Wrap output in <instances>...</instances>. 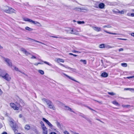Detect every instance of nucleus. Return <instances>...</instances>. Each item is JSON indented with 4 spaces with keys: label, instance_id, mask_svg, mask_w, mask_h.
<instances>
[{
    "label": "nucleus",
    "instance_id": "nucleus-1",
    "mask_svg": "<svg viewBox=\"0 0 134 134\" xmlns=\"http://www.w3.org/2000/svg\"><path fill=\"white\" fill-rule=\"evenodd\" d=\"M0 76L2 77L5 80L9 81L10 80L11 78L9 74L6 73L5 71L0 69Z\"/></svg>",
    "mask_w": 134,
    "mask_h": 134
},
{
    "label": "nucleus",
    "instance_id": "nucleus-2",
    "mask_svg": "<svg viewBox=\"0 0 134 134\" xmlns=\"http://www.w3.org/2000/svg\"><path fill=\"white\" fill-rule=\"evenodd\" d=\"M4 11L6 13L10 14L13 13H15L16 10L12 8L6 6Z\"/></svg>",
    "mask_w": 134,
    "mask_h": 134
},
{
    "label": "nucleus",
    "instance_id": "nucleus-3",
    "mask_svg": "<svg viewBox=\"0 0 134 134\" xmlns=\"http://www.w3.org/2000/svg\"><path fill=\"white\" fill-rule=\"evenodd\" d=\"M10 125L14 130L15 133H17L18 131L17 130L16 125L15 124H14L13 121H10Z\"/></svg>",
    "mask_w": 134,
    "mask_h": 134
},
{
    "label": "nucleus",
    "instance_id": "nucleus-4",
    "mask_svg": "<svg viewBox=\"0 0 134 134\" xmlns=\"http://www.w3.org/2000/svg\"><path fill=\"white\" fill-rule=\"evenodd\" d=\"M4 59L5 61L7 63L8 65L12 68V64L11 61L9 59L5 58H4Z\"/></svg>",
    "mask_w": 134,
    "mask_h": 134
},
{
    "label": "nucleus",
    "instance_id": "nucleus-5",
    "mask_svg": "<svg viewBox=\"0 0 134 134\" xmlns=\"http://www.w3.org/2000/svg\"><path fill=\"white\" fill-rule=\"evenodd\" d=\"M23 20L25 21H28V22H31L32 23L34 24L35 25H36V23L37 22L36 21H34L30 19L27 18H23Z\"/></svg>",
    "mask_w": 134,
    "mask_h": 134
},
{
    "label": "nucleus",
    "instance_id": "nucleus-6",
    "mask_svg": "<svg viewBox=\"0 0 134 134\" xmlns=\"http://www.w3.org/2000/svg\"><path fill=\"white\" fill-rule=\"evenodd\" d=\"M42 100L43 102H45L47 103L48 106H49L51 104H52V101L48 99L44 98L42 99Z\"/></svg>",
    "mask_w": 134,
    "mask_h": 134
},
{
    "label": "nucleus",
    "instance_id": "nucleus-7",
    "mask_svg": "<svg viewBox=\"0 0 134 134\" xmlns=\"http://www.w3.org/2000/svg\"><path fill=\"white\" fill-rule=\"evenodd\" d=\"M20 51L25 54L26 55L29 54H31V53L27 51L25 49L23 48H21L20 49Z\"/></svg>",
    "mask_w": 134,
    "mask_h": 134
},
{
    "label": "nucleus",
    "instance_id": "nucleus-8",
    "mask_svg": "<svg viewBox=\"0 0 134 134\" xmlns=\"http://www.w3.org/2000/svg\"><path fill=\"white\" fill-rule=\"evenodd\" d=\"M11 107L15 110H18L19 108L16 106V105L14 103H11L10 104Z\"/></svg>",
    "mask_w": 134,
    "mask_h": 134
},
{
    "label": "nucleus",
    "instance_id": "nucleus-9",
    "mask_svg": "<svg viewBox=\"0 0 134 134\" xmlns=\"http://www.w3.org/2000/svg\"><path fill=\"white\" fill-rule=\"evenodd\" d=\"M42 128L43 130V134H47V129L46 127L45 126Z\"/></svg>",
    "mask_w": 134,
    "mask_h": 134
},
{
    "label": "nucleus",
    "instance_id": "nucleus-10",
    "mask_svg": "<svg viewBox=\"0 0 134 134\" xmlns=\"http://www.w3.org/2000/svg\"><path fill=\"white\" fill-rule=\"evenodd\" d=\"M27 40H30V41H31V42L35 41V42H38V43H41L42 44H43L46 45V44H44V43H43L41 42H39V41H37L35 40H34V39H31V38H28L27 39Z\"/></svg>",
    "mask_w": 134,
    "mask_h": 134
},
{
    "label": "nucleus",
    "instance_id": "nucleus-11",
    "mask_svg": "<svg viewBox=\"0 0 134 134\" xmlns=\"http://www.w3.org/2000/svg\"><path fill=\"white\" fill-rule=\"evenodd\" d=\"M92 28L94 30L97 32H99L101 31V28L100 27L93 26Z\"/></svg>",
    "mask_w": 134,
    "mask_h": 134
},
{
    "label": "nucleus",
    "instance_id": "nucleus-12",
    "mask_svg": "<svg viewBox=\"0 0 134 134\" xmlns=\"http://www.w3.org/2000/svg\"><path fill=\"white\" fill-rule=\"evenodd\" d=\"M51 37H52L56 38H63L64 39H67V40H70L71 39V38L70 37H64L63 38H62V37H58L57 36H51Z\"/></svg>",
    "mask_w": 134,
    "mask_h": 134
},
{
    "label": "nucleus",
    "instance_id": "nucleus-13",
    "mask_svg": "<svg viewBox=\"0 0 134 134\" xmlns=\"http://www.w3.org/2000/svg\"><path fill=\"white\" fill-rule=\"evenodd\" d=\"M105 5L103 3H102L99 4L98 7L100 9H102L104 8Z\"/></svg>",
    "mask_w": 134,
    "mask_h": 134
},
{
    "label": "nucleus",
    "instance_id": "nucleus-14",
    "mask_svg": "<svg viewBox=\"0 0 134 134\" xmlns=\"http://www.w3.org/2000/svg\"><path fill=\"white\" fill-rule=\"evenodd\" d=\"M74 10H77L78 11H81L82 10H85L86 11H88V9L87 8L86 9H81L80 8H79L78 7H76L74 9Z\"/></svg>",
    "mask_w": 134,
    "mask_h": 134
},
{
    "label": "nucleus",
    "instance_id": "nucleus-15",
    "mask_svg": "<svg viewBox=\"0 0 134 134\" xmlns=\"http://www.w3.org/2000/svg\"><path fill=\"white\" fill-rule=\"evenodd\" d=\"M48 107L54 110L55 109V107L53 104L52 103V104H51L49 106H48Z\"/></svg>",
    "mask_w": 134,
    "mask_h": 134
},
{
    "label": "nucleus",
    "instance_id": "nucleus-16",
    "mask_svg": "<svg viewBox=\"0 0 134 134\" xmlns=\"http://www.w3.org/2000/svg\"><path fill=\"white\" fill-rule=\"evenodd\" d=\"M64 75H65L67 77H68V78H69V79H70V80H72L74 81H75L76 82L79 83V82L75 80L74 79H73L72 77H70L69 76H68V75H66L65 74H64Z\"/></svg>",
    "mask_w": 134,
    "mask_h": 134
},
{
    "label": "nucleus",
    "instance_id": "nucleus-17",
    "mask_svg": "<svg viewBox=\"0 0 134 134\" xmlns=\"http://www.w3.org/2000/svg\"><path fill=\"white\" fill-rule=\"evenodd\" d=\"M55 123L59 128L61 129L62 128L61 124L58 121H56Z\"/></svg>",
    "mask_w": 134,
    "mask_h": 134
},
{
    "label": "nucleus",
    "instance_id": "nucleus-18",
    "mask_svg": "<svg viewBox=\"0 0 134 134\" xmlns=\"http://www.w3.org/2000/svg\"><path fill=\"white\" fill-rule=\"evenodd\" d=\"M70 33L71 34L75 35L77 34V32L75 30L71 29Z\"/></svg>",
    "mask_w": 134,
    "mask_h": 134
},
{
    "label": "nucleus",
    "instance_id": "nucleus-19",
    "mask_svg": "<svg viewBox=\"0 0 134 134\" xmlns=\"http://www.w3.org/2000/svg\"><path fill=\"white\" fill-rule=\"evenodd\" d=\"M19 104L21 106H23L24 105V103L23 101L21 99L19 98Z\"/></svg>",
    "mask_w": 134,
    "mask_h": 134
},
{
    "label": "nucleus",
    "instance_id": "nucleus-20",
    "mask_svg": "<svg viewBox=\"0 0 134 134\" xmlns=\"http://www.w3.org/2000/svg\"><path fill=\"white\" fill-rule=\"evenodd\" d=\"M38 60L41 61V62H43V63H44L45 64H47L49 65V66H52V64L49 63V62H47L44 61H42V60H41V59H38Z\"/></svg>",
    "mask_w": 134,
    "mask_h": 134
},
{
    "label": "nucleus",
    "instance_id": "nucleus-21",
    "mask_svg": "<svg viewBox=\"0 0 134 134\" xmlns=\"http://www.w3.org/2000/svg\"><path fill=\"white\" fill-rule=\"evenodd\" d=\"M108 75L106 72H104L101 75V76L103 77H108Z\"/></svg>",
    "mask_w": 134,
    "mask_h": 134
},
{
    "label": "nucleus",
    "instance_id": "nucleus-22",
    "mask_svg": "<svg viewBox=\"0 0 134 134\" xmlns=\"http://www.w3.org/2000/svg\"><path fill=\"white\" fill-rule=\"evenodd\" d=\"M65 68H68L73 72H76V69H73L68 66L65 67Z\"/></svg>",
    "mask_w": 134,
    "mask_h": 134
},
{
    "label": "nucleus",
    "instance_id": "nucleus-23",
    "mask_svg": "<svg viewBox=\"0 0 134 134\" xmlns=\"http://www.w3.org/2000/svg\"><path fill=\"white\" fill-rule=\"evenodd\" d=\"M57 62L58 63H59L60 62H64V60L62 59L58 58L57 59Z\"/></svg>",
    "mask_w": 134,
    "mask_h": 134
},
{
    "label": "nucleus",
    "instance_id": "nucleus-24",
    "mask_svg": "<svg viewBox=\"0 0 134 134\" xmlns=\"http://www.w3.org/2000/svg\"><path fill=\"white\" fill-rule=\"evenodd\" d=\"M104 31L106 33H108L110 34H113V35H118L119 34H117V33H113L109 32L105 30H104Z\"/></svg>",
    "mask_w": 134,
    "mask_h": 134
},
{
    "label": "nucleus",
    "instance_id": "nucleus-25",
    "mask_svg": "<svg viewBox=\"0 0 134 134\" xmlns=\"http://www.w3.org/2000/svg\"><path fill=\"white\" fill-rule=\"evenodd\" d=\"M25 129L28 130L30 129V127L29 125H26L25 126Z\"/></svg>",
    "mask_w": 134,
    "mask_h": 134
},
{
    "label": "nucleus",
    "instance_id": "nucleus-26",
    "mask_svg": "<svg viewBox=\"0 0 134 134\" xmlns=\"http://www.w3.org/2000/svg\"><path fill=\"white\" fill-rule=\"evenodd\" d=\"M25 29L26 30L29 31H32L33 30L32 29L30 28L28 26L26 27L25 28Z\"/></svg>",
    "mask_w": 134,
    "mask_h": 134
},
{
    "label": "nucleus",
    "instance_id": "nucleus-27",
    "mask_svg": "<svg viewBox=\"0 0 134 134\" xmlns=\"http://www.w3.org/2000/svg\"><path fill=\"white\" fill-rule=\"evenodd\" d=\"M38 72L42 75H43L44 74V71L42 70H38Z\"/></svg>",
    "mask_w": 134,
    "mask_h": 134
},
{
    "label": "nucleus",
    "instance_id": "nucleus-28",
    "mask_svg": "<svg viewBox=\"0 0 134 134\" xmlns=\"http://www.w3.org/2000/svg\"><path fill=\"white\" fill-rule=\"evenodd\" d=\"M47 124L48 125V126H49V127L51 128H52L53 126L49 122Z\"/></svg>",
    "mask_w": 134,
    "mask_h": 134
},
{
    "label": "nucleus",
    "instance_id": "nucleus-29",
    "mask_svg": "<svg viewBox=\"0 0 134 134\" xmlns=\"http://www.w3.org/2000/svg\"><path fill=\"white\" fill-rule=\"evenodd\" d=\"M105 44H101L99 46V47L100 48H105Z\"/></svg>",
    "mask_w": 134,
    "mask_h": 134
},
{
    "label": "nucleus",
    "instance_id": "nucleus-30",
    "mask_svg": "<svg viewBox=\"0 0 134 134\" xmlns=\"http://www.w3.org/2000/svg\"><path fill=\"white\" fill-rule=\"evenodd\" d=\"M42 120L44 122H46L47 124L49 122V121L48 120L44 118H42Z\"/></svg>",
    "mask_w": 134,
    "mask_h": 134
},
{
    "label": "nucleus",
    "instance_id": "nucleus-31",
    "mask_svg": "<svg viewBox=\"0 0 134 134\" xmlns=\"http://www.w3.org/2000/svg\"><path fill=\"white\" fill-rule=\"evenodd\" d=\"M80 61L81 62H82L83 63V64L85 65L86 64L87 62H86V60L81 59L80 60Z\"/></svg>",
    "mask_w": 134,
    "mask_h": 134
},
{
    "label": "nucleus",
    "instance_id": "nucleus-32",
    "mask_svg": "<svg viewBox=\"0 0 134 134\" xmlns=\"http://www.w3.org/2000/svg\"><path fill=\"white\" fill-rule=\"evenodd\" d=\"M85 119L88 122L91 124L92 121L89 118H88L86 116Z\"/></svg>",
    "mask_w": 134,
    "mask_h": 134
},
{
    "label": "nucleus",
    "instance_id": "nucleus-33",
    "mask_svg": "<svg viewBox=\"0 0 134 134\" xmlns=\"http://www.w3.org/2000/svg\"><path fill=\"white\" fill-rule=\"evenodd\" d=\"M85 119L88 122L91 124L92 121L89 118H88L86 116Z\"/></svg>",
    "mask_w": 134,
    "mask_h": 134
},
{
    "label": "nucleus",
    "instance_id": "nucleus-34",
    "mask_svg": "<svg viewBox=\"0 0 134 134\" xmlns=\"http://www.w3.org/2000/svg\"><path fill=\"white\" fill-rule=\"evenodd\" d=\"M85 119L88 122L91 124L92 121L89 118H88L86 116Z\"/></svg>",
    "mask_w": 134,
    "mask_h": 134
},
{
    "label": "nucleus",
    "instance_id": "nucleus-35",
    "mask_svg": "<svg viewBox=\"0 0 134 134\" xmlns=\"http://www.w3.org/2000/svg\"><path fill=\"white\" fill-rule=\"evenodd\" d=\"M108 94H109L110 95H112V96L115 95L116 94L115 93H114L113 92H108Z\"/></svg>",
    "mask_w": 134,
    "mask_h": 134
},
{
    "label": "nucleus",
    "instance_id": "nucleus-36",
    "mask_svg": "<svg viewBox=\"0 0 134 134\" xmlns=\"http://www.w3.org/2000/svg\"><path fill=\"white\" fill-rule=\"evenodd\" d=\"M121 65L124 67H126L127 66V64L126 63H123L121 64Z\"/></svg>",
    "mask_w": 134,
    "mask_h": 134
},
{
    "label": "nucleus",
    "instance_id": "nucleus-37",
    "mask_svg": "<svg viewBox=\"0 0 134 134\" xmlns=\"http://www.w3.org/2000/svg\"><path fill=\"white\" fill-rule=\"evenodd\" d=\"M40 124L41 125V126L42 127H45L43 121H41L40 122Z\"/></svg>",
    "mask_w": 134,
    "mask_h": 134
},
{
    "label": "nucleus",
    "instance_id": "nucleus-38",
    "mask_svg": "<svg viewBox=\"0 0 134 134\" xmlns=\"http://www.w3.org/2000/svg\"><path fill=\"white\" fill-rule=\"evenodd\" d=\"M112 103L113 104L116 105H119L118 103L116 101H113Z\"/></svg>",
    "mask_w": 134,
    "mask_h": 134
},
{
    "label": "nucleus",
    "instance_id": "nucleus-39",
    "mask_svg": "<svg viewBox=\"0 0 134 134\" xmlns=\"http://www.w3.org/2000/svg\"><path fill=\"white\" fill-rule=\"evenodd\" d=\"M77 23L79 24H84L85 23V22L83 21H77Z\"/></svg>",
    "mask_w": 134,
    "mask_h": 134
},
{
    "label": "nucleus",
    "instance_id": "nucleus-40",
    "mask_svg": "<svg viewBox=\"0 0 134 134\" xmlns=\"http://www.w3.org/2000/svg\"><path fill=\"white\" fill-rule=\"evenodd\" d=\"M79 116H81V117H82V118H85L86 117V116L84 115L83 114L81 113L80 115Z\"/></svg>",
    "mask_w": 134,
    "mask_h": 134
},
{
    "label": "nucleus",
    "instance_id": "nucleus-41",
    "mask_svg": "<svg viewBox=\"0 0 134 134\" xmlns=\"http://www.w3.org/2000/svg\"><path fill=\"white\" fill-rule=\"evenodd\" d=\"M13 67L14 68V69L16 71H19L20 70H19L18 68H17L15 66H13Z\"/></svg>",
    "mask_w": 134,
    "mask_h": 134
},
{
    "label": "nucleus",
    "instance_id": "nucleus-42",
    "mask_svg": "<svg viewBox=\"0 0 134 134\" xmlns=\"http://www.w3.org/2000/svg\"><path fill=\"white\" fill-rule=\"evenodd\" d=\"M130 106L129 105H122V107H126L128 108L129 107H130Z\"/></svg>",
    "mask_w": 134,
    "mask_h": 134
},
{
    "label": "nucleus",
    "instance_id": "nucleus-43",
    "mask_svg": "<svg viewBox=\"0 0 134 134\" xmlns=\"http://www.w3.org/2000/svg\"><path fill=\"white\" fill-rule=\"evenodd\" d=\"M36 25L39 26H41V24L37 22Z\"/></svg>",
    "mask_w": 134,
    "mask_h": 134
},
{
    "label": "nucleus",
    "instance_id": "nucleus-44",
    "mask_svg": "<svg viewBox=\"0 0 134 134\" xmlns=\"http://www.w3.org/2000/svg\"><path fill=\"white\" fill-rule=\"evenodd\" d=\"M134 77V76H132L127 77H126V78L128 79H130Z\"/></svg>",
    "mask_w": 134,
    "mask_h": 134
},
{
    "label": "nucleus",
    "instance_id": "nucleus-45",
    "mask_svg": "<svg viewBox=\"0 0 134 134\" xmlns=\"http://www.w3.org/2000/svg\"><path fill=\"white\" fill-rule=\"evenodd\" d=\"M131 88H125L124 90H129L130 91H131Z\"/></svg>",
    "mask_w": 134,
    "mask_h": 134
},
{
    "label": "nucleus",
    "instance_id": "nucleus-46",
    "mask_svg": "<svg viewBox=\"0 0 134 134\" xmlns=\"http://www.w3.org/2000/svg\"><path fill=\"white\" fill-rule=\"evenodd\" d=\"M119 13H120L121 14H124V12L123 10L121 11H119L118 12Z\"/></svg>",
    "mask_w": 134,
    "mask_h": 134
},
{
    "label": "nucleus",
    "instance_id": "nucleus-47",
    "mask_svg": "<svg viewBox=\"0 0 134 134\" xmlns=\"http://www.w3.org/2000/svg\"><path fill=\"white\" fill-rule=\"evenodd\" d=\"M69 110L70 111L73 112L74 113H75V112L72 110V109L70 108H69Z\"/></svg>",
    "mask_w": 134,
    "mask_h": 134
},
{
    "label": "nucleus",
    "instance_id": "nucleus-48",
    "mask_svg": "<svg viewBox=\"0 0 134 134\" xmlns=\"http://www.w3.org/2000/svg\"><path fill=\"white\" fill-rule=\"evenodd\" d=\"M72 52L73 53H80V52L78 51H76L75 50H74L73 51H72Z\"/></svg>",
    "mask_w": 134,
    "mask_h": 134
},
{
    "label": "nucleus",
    "instance_id": "nucleus-49",
    "mask_svg": "<svg viewBox=\"0 0 134 134\" xmlns=\"http://www.w3.org/2000/svg\"><path fill=\"white\" fill-rule=\"evenodd\" d=\"M64 133V134H70L69 132L67 131H65Z\"/></svg>",
    "mask_w": 134,
    "mask_h": 134
},
{
    "label": "nucleus",
    "instance_id": "nucleus-50",
    "mask_svg": "<svg viewBox=\"0 0 134 134\" xmlns=\"http://www.w3.org/2000/svg\"><path fill=\"white\" fill-rule=\"evenodd\" d=\"M31 58L32 59H36V57L33 55H32V57H31Z\"/></svg>",
    "mask_w": 134,
    "mask_h": 134
},
{
    "label": "nucleus",
    "instance_id": "nucleus-51",
    "mask_svg": "<svg viewBox=\"0 0 134 134\" xmlns=\"http://www.w3.org/2000/svg\"><path fill=\"white\" fill-rule=\"evenodd\" d=\"M65 108H66V110H69V108H70V107H69L68 106H65Z\"/></svg>",
    "mask_w": 134,
    "mask_h": 134
},
{
    "label": "nucleus",
    "instance_id": "nucleus-52",
    "mask_svg": "<svg viewBox=\"0 0 134 134\" xmlns=\"http://www.w3.org/2000/svg\"><path fill=\"white\" fill-rule=\"evenodd\" d=\"M19 72H20L21 73H22V74H24V75H25L26 76H27V75L24 72H22L20 70L19 71Z\"/></svg>",
    "mask_w": 134,
    "mask_h": 134
},
{
    "label": "nucleus",
    "instance_id": "nucleus-53",
    "mask_svg": "<svg viewBox=\"0 0 134 134\" xmlns=\"http://www.w3.org/2000/svg\"><path fill=\"white\" fill-rule=\"evenodd\" d=\"M118 39L119 40H127V39H124V38H118Z\"/></svg>",
    "mask_w": 134,
    "mask_h": 134
},
{
    "label": "nucleus",
    "instance_id": "nucleus-54",
    "mask_svg": "<svg viewBox=\"0 0 134 134\" xmlns=\"http://www.w3.org/2000/svg\"><path fill=\"white\" fill-rule=\"evenodd\" d=\"M130 15L131 16L134 17V13H131L130 14Z\"/></svg>",
    "mask_w": 134,
    "mask_h": 134
},
{
    "label": "nucleus",
    "instance_id": "nucleus-55",
    "mask_svg": "<svg viewBox=\"0 0 134 134\" xmlns=\"http://www.w3.org/2000/svg\"><path fill=\"white\" fill-rule=\"evenodd\" d=\"M123 51V48H120L119 49V52H120L121 51Z\"/></svg>",
    "mask_w": 134,
    "mask_h": 134
},
{
    "label": "nucleus",
    "instance_id": "nucleus-56",
    "mask_svg": "<svg viewBox=\"0 0 134 134\" xmlns=\"http://www.w3.org/2000/svg\"><path fill=\"white\" fill-rule=\"evenodd\" d=\"M41 64V63H35V64H34V65H36V66H37L38 65V64Z\"/></svg>",
    "mask_w": 134,
    "mask_h": 134
},
{
    "label": "nucleus",
    "instance_id": "nucleus-57",
    "mask_svg": "<svg viewBox=\"0 0 134 134\" xmlns=\"http://www.w3.org/2000/svg\"><path fill=\"white\" fill-rule=\"evenodd\" d=\"M3 93V92L1 90V89L0 88V95H1Z\"/></svg>",
    "mask_w": 134,
    "mask_h": 134
},
{
    "label": "nucleus",
    "instance_id": "nucleus-58",
    "mask_svg": "<svg viewBox=\"0 0 134 134\" xmlns=\"http://www.w3.org/2000/svg\"><path fill=\"white\" fill-rule=\"evenodd\" d=\"M50 134H57L55 132H51Z\"/></svg>",
    "mask_w": 134,
    "mask_h": 134
},
{
    "label": "nucleus",
    "instance_id": "nucleus-59",
    "mask_svg": "<svg viewBox=\"0 0 134 134\" xmlns=\"http://www.w3.org/2000/svg\"><path fill=\"white\" fill-rule=\"evenodd\" d=\"M106 26H107V27L111 28V26H110L109 25H107Z\"/></svg>",
    "mask_w": 134,
    "mask_h": 134
},
{
    "label": "nucleus",
    "instance_id": "nucleus-60",
    "mask_svg": "<svg viewBox=\"0 0 134 134\" xmlns=\"http://www.w3.org/2000/svg\"><path fill=\"white\" fill-rule=\"evenodd\" d=\"M60 65L61 66H63V67H65H65H67V66H65L64 65H63V64H60Z\"/></svg>",
    "mask_w": 134,
    "mask_h": 134
},
{
    "label": "nucleus",
    "instance_id": "nucleus-61",
    "mask_svg": "<svg viewBox=\"0 0 134 134\" xmlns=\"http://www.w3.org/2000/svg\"><path fill=\"white\" fill-rule=\"evenodd\" d=\"M96 120H98L99 121H100V122H102V123H103V122L101 120H100V119H96Z\"/></svg>",
    "mask_w": 134,
    "mask_h": 134
},
{
    "label": "nucleus",
    "instance_id": "nucleus-62",
    "mask_svg": "<svg viewBox=\"0 0 134 134\" xmlns=\"http://www.w3.org/2000/svg\"><path fill=\"white\" fill-rule=\"evenodd\" d=\"M131 35L132 36L134 37V33H132L131 34Z\"/></svg>",
    "mask_w": 134,
    "mask_h": 134
},
{
    "label": "nucleus",
    "instance_id": "nucleus-63",
    "mask_svg": "<svg viewBox=\"0 0 134 134\" xmlns=\"http://www.w3.org/2000/svg\"><path fill=\"white\" fill-rule=\"evenodd\" d=\"M2 134H8L7 132H4L2 133Z\"/></svg>",
    "mask_w": 134,
    "mask_h": 134
},
{
    "label": "nucleus",
    "instance_id": "nucleus-64",
    "mask_svg": "<svg viewBox=\"0 0 134 134\" xmlns=\"http://www.w3.org/2000/svg\"><path fill=\"white\" fill-rule=\"evenodd\" d=\"M127 15L129 16H131L130 14V13H128L127 14Z\"/></svg>",
    "mask_w": 134,
    "mask_h": 134
}]
</instances>
